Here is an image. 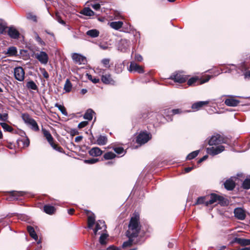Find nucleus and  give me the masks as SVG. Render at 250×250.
Returning a JSON list of instances; mask_svg holds the SVG:
<instances>
[{
  "instance_id": "obj_1",
  "label": "nucleus",
  "mask_w": 250,
  "mask_h": 250,
  "mask_svg": "<svg viewBox=\"0 0 250 250\" xmlns=\"http://www.w3.org/2000/svg\"><path fill=\"white\" fill-rule=\"evenodd\" d=\"M141 225L140 222V215L138 213L135 212L131 217L129 224L128 229L126 232V236L128 240L123 243V248L130 247L133 244H136L137 241H135L134 238L138 236L141 229Z\"/></svg>"
},
{
  "instance_id": "obj_2",
  "label": "nucleus",
  "mask_w": 250,
  "mask_h": 250,
  "mask_svg": "<svg viewBox=\"0 0 250 250\" xmlns=\"http://www.w3.org/2000/svg\"><path fill=\"white\" fill-rule=\"evenodd\" d=\"M228 138L223 137L219 134L212 136L208 141L209 146H219L221 144H229Z\"/></svg>"
},
{
  "instance_id": "obj_3",
  "label": "nucleus",
  "mask_w": 250,
  "mask_h": 250,
  "mask_svg": "<svg viewBox=\"0 0 250 250\" xmlns=\"http://www.w3.org/2000/svg\"><path fill=\"white\" fill-rule=\"evenodd\" d=\"M188 75H185L183 71H178L173 73L169 79L173 80L175 83H183L188 80Z\"/></svg>"
},
{
  "instance_id": "obj_4",
  "label": "nucleus",
  "mask_w": 250,
  "mask_h": 250,
  "mask_svg": "<svg viewBox=\"0 0 250 250\" xmlns=\"http://www.w3.org/2000/svg\"><path fill=\"white\" fill-rule=\"evenodd\" d=\"M21 117L24 122L31 126V129L35 131L39 130V127L36 121L33 118H31L28 113H23L21 115Z\"/></svg>"
},
{
  "instance_id": "obj_5",
  "label": "nucleus",
  "mask_w": 250,
  "mask_h": 250,
  "mask_svg": "<svg viewBox=\"0 0 250 250\" xmlns=\"http://www.w3.org/2000/svg\"><path fill=\"white\" fill-rule=\"evenodd\" d=\"M210 76H207L205 79H200L198 77H193L188 81L187 84L189 86L200 85L208 82L210 79Z\"/></svg>"
},
{
  "instance_id": "obj_6",
  "label": "nucleus",
  "mask_w": 250,
  "mask_h": 250,
  "mask_svg": "<svg viewBox=\"0 0 250 250\" xmlns=\"http://www.w3.org/2000/svg\"><path fill=\"white\" fill-rule=\"evenodd\" d=\"M151 138V135L150 133L147 132L142 131L136 137V142L140 144L143 145L147 143Z\"/></svg>"
},
{
  "instance_id": "obj_7",
  "label": "nucleus",
  "mask_w": 250,
  "mask_h": 250,
  "mask_svg": "<svg viewBox=\"0 0 250 250\" xmlns=\"http://www.w3.org/2000/svg\"><path fill=\"white\" fill-rule=\"evenodd\" d=\"M225 149V148L224 146L219 145L216 147H208L206 149V151L208 154L211 156H215L224 151Z\"/></svg>"
},
{
  "instance_id": "obj_8",
  "label": "nucleus",
  "mask_w": 250,
  "mask_h": 250,
  "mask_svg": "<svg viewBox=\"0 0 250 250\" xmlns=\"http://www.w3.org/2000/svg\"><path fill=\"white\" fill-rule=\"evenodd\" d=\"M14 76L16 80L22 82L24 80L25 72L21 66L16 67L14 69Z\"/></svg>"
},
{
  "instance_id": "obj_9",
  "label": "nucleus",
  "mask_w": 250,
  "mask_h": 250,
  "mask_svg": "<svg viewBox=\"0 0 250 250\" xmlns=\"http://www.w3.org/2000/svg\"><path fill=\"white\" fill-rule=\"evenodd\" d=\"M6 34L13 39H18L20 38V33L19 31L14 26H9L6 31Z\"/></svg>"
},
{
  "instance_id": "obj_10",
  "label": "nucleus",
  "mask_w": 250,
  "mask_h": 250,
  "mask_svg": "<svg viewBox=\"0 0 250 250\" xmlns=\"http://www.w3.org/2000/svg\"><path fill=\"white\" fill-rule=\"evenodd\" d=\"M234 216L240 220H244L246 217V211L241 208H235L234 210Z\"/></svg>"
},
{
  "instance_id": "obj_11",
  "label": "nucleus",
  "mask_w": 250,
  "mask_h": 250,
  "mask_svg": "<svg viewBox=\"0 0 250 250\" xmlns=\"http://www.w3.org/2000/svg\"><path fill=\"white\" fill-rule=\"evenodd\" d=\"M36 58L42 64H46L48 61V55L44 51L36 54Z\"/></svg>"
},
{
  "instance_id": "obj_12",
  "label": "nucleus",
  "mask_w": 250,
  "mask_h": 250,
  "mask_svg": "<svg viewBox=\"0 0 250 250\" xmlns=\"http://www.w3.org/2000/svg\"><path fill=\"white\" fill-rule=\"evenodd\" d=\"M231 244L237 243L242 246L250 245V239L235 237L230 242Z\"/></svg>"
},
{
  "instance_id": "obj_13",
  "label": "nucleus",
  "mask_w": 250,
  "mask_h": 250,
  "mask_svg": "<svg viewBox=\"0 0 250 250\" xmlns=\"http://www.w3.org/2000/svg\"><path fill=\"white\" fill-rule=\"evenodd\" d=\"M128 70L130 72H137L140 74L144 72L143 67L134 62H131Z\"/></svg>"
},
{
  "instance_id": "obj_14",
  "label": "nucleus",
  "mask_w": 250,
  "mask_h": 250,
  "mask_svg": "<svg viewBox=\"0 0 250 250\" xmlns=\"http://www.w3.org/2000/svg\"><path fill=\"white\" fill-rule=\"evenodd\" d=\"M73 60L77 63L84 64L86 62V58L79 54L74 53L72 56Z\"/></svg>"
},
{
  "instance_id": "obj_15",
  "label": "nucleus",
  "mask_w": 250,
  "mask_h": 250,
  "mask_svg": "<svg viewBox=\"0 0 250 250\" xmlns=\"http://www.w3.org/2000/svg\"><path fill=\"white\" fill-rule=\"evenodd\" d=\"M209 103V101H199L195 102L191 105V108L193 111H197L200 110L203 106L208 105Z\"/></svg>"
},
{
  "instance_id": "obj_16",
  "label": "nucleus",
  "mask_w": 250,
  "mask_h": 250,
  "mask_svg": "<svg viewBox=\"0 0 250 250\" xmlns=\"http://www.w3.org/2000/svg\"><path fill=\"white\" fill-rule=\"evenodd\" d=\"M101 80L104 83L106 84H114L115 83V81L112 78L110 74L103 75Z\"/></svg>"
},
{
  "instance_id": "obj_17",
  "label": "nucleus",
  "mask_w": 250,
  "mask_h": 250,
  "mask_svg": "<svg viewBox=\"0 0 250 250\" xmlns=\"http://www.w3.org/2000/svg\"><path fill=\"white\" fill-rule=\"evenodd\" d=\"M225 188L228 190H232L235 187V182L231 179L227 180L224 183Z\"/></svg>"
},
{
  "instance_id": "obj_18",
  "label": "nucleus",
  "mask_w": 250,
  "mask_h": 250,
  "mask_svg": "<svg viewBox=\"0 0 250 250\" xmlns=\"http://www.w3.org/2000/svg\"><path fill=\"white\" fill-rule=\"evenodd\" d=\"M103 152V151L98 147H94L88 151L89 154L93 157L100 156Z\"/></svg>"
},
{
  "instance_id": "obj_19",
  "label": "nucleus",
  "mask_w": 250,
  "mask_h": 250,
  "mask_svg": "<svg viewBox=\"0 0 250 250\" xmlns=\"http://www.w3.org/2000/svg\"><path fill=\"white\" fill-rule=\"evenodd\" d=\"M240 101L235 99L233 98H230L226 99L225 104L229 106H236L240 104Z\"/></svg>"
},
{
  "instance_id": "obj_20",
  "label": "nucleus",
  "mask_w": 250,
  "mask_h": 250,
  "mask_svg": "<svg viewBox=\"0 0 250 250\" xmlns=\"http://www.w3.org/2000/svg\"><path fill=\"white\" fill-rule=\"evenodd\" d=\"M249 67L247 65L246 62H244L241 63L240 65V69L242 71H245L244 73V78L245 79H250V70H247Z\"/></svg>"
},
{
  "instance_id": "obj_21",
  "label": "nucleus",
  "mask_w": 250,
  "mask_h": 250,
  "mask_svg": "<svg viewBox=\"0 0 250 250\" xmlns=\"http://www.w3.org/2000/svg\"><path fill=\"white\" fill-rule=\"evenodd\" d=\"M8 27L6 21L2 19H0V34L6 35V31Z\"/></svg>"
},
{
  "instance_id": "obj_22",
  "label": "nucleus",
  "mask_w": 250,
  "mask_h": 250,
  "mask_svg": "<svg viewBox=\"0 0 250 250\" xmlns=\"http://www.w3.org/2000/svg\"><path fill=\"white\" fill-rule=\"evenodd\" d=\"M55 208L50 205H45L43 207V211L46 214L52 215L55 213L56 212Z\"/></svg>"
},
{
  "instance_id": "obj_23",
  "label": "nucleus",
  "mask_w": 250,
  "mask_h": 250,
  "mask_svg": "<svg viewBox=\"0 0 250 250\" xmlns=\"http://www.w3.org/2000/svg\"><path fill=\"white\" fill-rule=\"evenodd\" d=\"M209 196L210 199L206 202V206H208L209 205H211L214 203L217 202V199L218 197H219V195L212 193L209 195Z\"/></svg>"
},
{
  "instance_id": "obj_24",
  "label": "nucleus",
  "mask_w": 250,
  "mask_h": 250,
  "mask_svg": "<svg viewBox=\"0 0 250 250\" xmlns=\"http://www.w3.org/2000/svg\"><path fill=\"white\" fill-rule=\"evenodd\" d=\"M42 130L43 134V136L46 138L49 144L54 141L53 137L49 131L44 128H42Z\"/></svg>"
},
{
  "instance_id": "obj_25",
  "label": "nucleus",
  "mask_w": 250,
  "mask_h": 250,
  "mask_svg": "<svg viewBox=\"0 0 250 250\" xmlns=\"http://www.w3.org/2000/svg\"><path fill=\"white\" fill-rule=\"evenodd\" d=\"M108 235L106 233H102L99 238V245L105 247L107 243V237Z\"/></svg>"
},
{
  "instance_id": "obj_26",
  "label": "nucleus",
  "mask_w": 250,
  "mask_h": 250,
  "mask_svg": "<svg viewBox=\"0 0 250 250\" xmlns=\"http://www.w3.org/2000/svg\"><path fill=\"white\" fill-rule=\"evenodd\" d=\"M27 230L30 236L34 240H37L38 239V236L37 235L35 230L34 229V228L31 226H28L27 227Z\"/></svg>"
},
{
  "instance_id": "obj_27",
  "label": "nucleus",
  "mask_w": 250,
  "mask_h": 250,
  "mask_svg": "<svg viewBox=\"0 0 250 250\" xmlns=\"http://www.w3.org/2000/svg\"><path fill=\"white\" fill-rule=\"evenodd\" d=\"M107 142V138L105 136L100 135L94 144H97L99 146H103L105 145Z\"/></svg>"
},
{
  "instance_id": "obj_28",
  "label": "nucleus",
  "mask_w": 250,
  "mask_h": 250,
  "mask_svg": "<svg viewBox=\"0 0 250 250\" xmlns=\"http://www.w3.org/2000/svg\"><path fill=\"white\" fill-rule=\"evenodd\" d=\"M95 223V216L94 213L88 217L87 218V227L89 229H92Z\"/></svg>"
},
{
  "instance_id": "obj_29",
  "label": "nucleus",
  "mask_w": 250,
  "mask_h": 250,
  "mask_svg": "<svg viewBox=\"0 0 250 250\" xmlns=\"http://www.w3.org/2000/svg\"><path fill=\"white\" fill-rule=\"evenodd\" d=\"M17 49L15 46H10L7 49V52L6 53L8 56H17Z\"/></svg>"
},
{
  "instance_id": "obj_30",
  "label": "nucleus",
  "mask_w": 250,
  "mask_h": 250,
  "mask_svg": "<svg viewBox=\"0 0 250 250\" xmlns=\"http://www.w3.org/2000/svg\"><path fill=\"white\" fill-rule=\"evenodd\" d=\"M217 203L221 206H227L229 205V201L223 196L219 195L218 197Z\"/></svg>"
},
{
  "instance_id": "obj_31",
  "label": "nucleus",
  "mask_w": 250,
  "mask_h": 250,
  "mask_svg": "<svg viewBox=\"0 0 250 250\" xmlns=\"http://www.w3.org/2000/svg\"><path fill=\"white\" fill-rule=\"evenodd\" d=\"M123 25V22L122 21H112L110 23V26L111 28L115 29H120Z\"/></svg>"
},
{
  "instance_id": "obj_32",
  "label": "nucleus",
  "mask_w": 250,
  "mask_h": 250,
  "mask_svg": "<svg viewBox=\"0 0 250 250\" xmlns=\"http://www.w3.org/2000/svg\"><path fill=\"white\" fill-rule=\"evenodd\" d=\"M100 32L97 29H91L86 32V35L91 38H96L99 36Z\"/></svg>"
},
{
  "instance_id": "obj_33",
  "label": "nucleus",
  "mask_w": 250,
  "mask_h": 250,
  "mask_svg": "<svg viewBox=\"0 0 250 250\" xmlns=\"http://www.w3.org/2000/svg\"><path fill=\"white\" fill-rule=\"evenodd\" d=\"M81 13L87 16H91L95 14V13L89 7L84 8Z\"/></svg>"
},
{
  "instance_id": "obj_34",
  "label": "nucleus",
  "mask_w": 250,
  "mask_h": 250,
  "mask_svg": "<svg viewBox=\"0 0 250 250\" xmlns=\"http://www.w3.org/2000/svg\"><path fill=\"white\" fill-rule=\"evenodd\" d=\"M113 149L117 154L122 155V156L126 153V151L122 146H114Z\"/></svg>"
},
{
  "instance_id": "obj_35",
  "label": "nucleus",
  "mask_w": 250,
  "mask_h": 250,
  "mask_svg": "<svg viewBox=\"0 0 250 250\" xmlns=\"http://www.w3.org/2000/svg\"><path fill=\"white\" fill-rule=\"evenodd\" d=\"M93 113H95V112L92 109H88L86 110V112L84 114L83 118L85 119L90 121L92 119Z\"/></svg>"
},
{
  "instance_id": "obj_36",
  "label": "nucleus",
  "mask_w": 250,
  "mask_h": 250,
  "mask_svg": "<svg viewBox=\"0 0 250 250\" xmlns=\"http://www.w3.org/2000/svg\"><path fill=\"white\" fill-rule=\"evenodd\" d=\"M0 125L5 131L12 132L14 130V128L11 126L5 123H0Z\"/></svg>"
},
{
  "instance_id": "obj_37",
  "label": "nucleus",
  "mask_w": 250,
  "mask_h": 250,
  "mask_svg": "<svg viewBox=\"0 0 250 250\" xmlns=\"http://www.w3.org/2000/svg\"><path fill=\"white\" fill-rule=\"evenodd\" d=\"M72 85L70 81V80L67 79L64 85V90L66 92H69L71 91L72 89Z\"/></svg>"
},
{
  "instance_id": "obj_38",
  "label": "nucleus",
  "mask_w": 250,
  "mask_h": 250,
  "mask_svg": "<svg viewBox=\"0 0 250 250\" xmlns=\"http://www.w3.org/2000/svg\"><path fill=\"white\" fill-rule=\"evenodd\" d=\"M50 145L55 150L61 153H64V151L62 147L60 146L58 144H55L54 141L51 143Z\"/></svg>"
},
{
  "instance_id": "obj_39",
  "label": "nucleus",
  "mask_w": 250,
  "mask_h": 250,
  "mask_svg": "<svg viewBox=\"0 0 250 250\" xmlns=\"http://www.w3.org/2000/svg\"><path fill=\"white\" fill-rule=\"evenodd\" d=\"M116 157V155L112 152H107L104 154L103 157L105 160H111L115 158Z\"/></svg>"
},
{
  "instance_id": "obj_40",
  "label": "nucleus",
  "mask_w": 250,
  "mask_h": 250,
  "mask_svg": "<svg viewBox=\"0 0 250 250\" xmlns=\"http://www.w3.org/2000/svg\"><path fill=\"white\" fill-rule=\"evenodd\" d=\"M200 152L199 150H195L190 153L186 157V160H191L198 156Z\"/></svg>"
},
{
  "instance_id": "obj_41",
  "label": "nucleus",
  "mask_w": 250,
  "mask_h": 250,
  "mask_svg": "<svg viewBox=\"0 0 250 250\" xmlns=\"http://www.w3.org/2000/svg\"><path fill=\"white\" fill-rule=\"evenodd\" d=\"M26 86L28 88L37 90H38V86L35 82L33 81H29L27 83Z\"/></svg>"
},
{
  "instance_id": "obj_42",
  "label": "nucleus",
  "mask_w": 250,
  "mask_h": 250,
  "mask_svg": "<svg viewBox=\"0 0 250 250\" xmlns=\"http://www.w3.org/2000/svg\"><path fill=\"white\" fill-rule=\"evenodd\" d=\"M207 196H201L198 197L194 205H198L205 204L206 205V201Z\"/></svg>"
},
{
  "instance_id": "obj_43",
  "label": "nucleus",
  "mask_w": 250,
  "mask_h": 250,
  "mask_svg": "<svg viewBox=\"0 0 250 250\" xmlns=\"http://www.w3.org/2000/svg\"><path fill=\"white\" fill-rule=\"evenodd\" d=\"M242 187L245 189H250V179H246L242 183Z\"/></svg>"
},
{
  "instance_id": "obj_44",
  "label": "nucleus",
  "mask_w": 250,
  "mask_h": 250,
  "mask_svg": "<svg viewBox=\"0 0 250 250\" xmlns=\"http://www.w3.org/2000/svg\"><path fill=\"white\" fill-rule=\"evenodd\" d=\"M55 106L58 108V109L61 111V112L63 115L65 116L67 115V112L64 106L59 104H55Z\"/></svg>"
},
{
  "instance_id": "obj_45",
  "label": "nucleus",
  "mask_w": 250,
  "mask_h": 250,
  "mask_svg": "<svg viewBox=\"0 0 250 250\" xmlns=\"http://www.w3.org/2000/svg\"><path fill=\"white\" fill-rule=\"evenodd\" d=\"M20 141H21V142H22L23 146H24V147H28L29 146L30 140L28 139V138L27 137H26L25 138H23L22 140H18V143H19V142Z\"/></svg>"
},
{
  "instance_id": "obj_46",
  "label": "nucleus",
  "mask_w": 250,
  "mask_h": 250,
  "mask_svg": "<svg viewBox=\"0 0 250 250\" xmlns=\"http://www.w3.org/2000/svg\"><path fill=\"white\" fill-rule=\"evenodd\" d=\"M99 161L98 158H90L84 160V163L87 164H93Z\"/></svg>"
},
{
  "instance_id": "obj_47",
  "label": "nucleus",
  "mask_w": 250,
  "mask_h": 250,
  "mask_svg": "<svg viewBox=\"0 0 250 250\" xmlns=\"http://www.w3.org/2000/svg\"><path fill=\"white\" fill-rule=\"evenodd\" d=\"M26 18L29 20H31L34 22L37 21V16L33 15L32 13H28L26 15Z\"/></svg>"
},
{
  "instance_id": "obj_48",
  "label": "nucleus",
  "mask_w": 250,
  "mask_h": 250,
  "mask_svg": "<svg viewBox=\"0 0 250 250\" xmlns=\"http://www.w3.org/2000/svg\"><path fill=\"white\" fill-rule=\"evenodd\" d=\"M55 19L62 24L65 25V22L62 19V18L58 12L56 13Z\"/></svg>"
},
{
  "instance_id": "obj_49",
  "label": "nucleus",
  "mask_w": 250,
  "mask_h": 250,
  "mask_svg": "<svg viewBox=\"0 0 250 250\" xmlns=\"http://www.w3.org/2000/svg\"><path fill=\"white\" fill-rule=\"evenodd\" d=\"M87 76L88 80H90L94 83H97L100 82L99 79L95 77L93 78V76L90 74H87Z\"/></svg>"
},
{
  "instance_id": "obj_50",
  "label": "nucleus",
  "mask_w": 250,
  "mask_h": 250,
  "mask_svg": "<svg viewBox=\"0 0 250 250\" xmlns=\"http://www.w3.org/2000/svg\"><path fill=\"white\" fill-rule=\"evenodd\" d=\"M110 59H104L102 60V63L104 65V67L106 68H109L110 67L109 65Z\"/></svg>"
},
{
  "instance_id": "obj_51",
  "label": "nucleus",
  "mask_w": 250,
  "mask_h": 250,
  "mask_svg": "<svg viewBox=\"0 0 250 250\" xmlns=\"http://www.w3.org/2000/svg\"><path fill=\"white\" fill-rule=\"evenodd\" d=\"M100 48L103 50H106L109 49L110 47L108 46V44L107 42L104 43H100L99 44Z\"/></svg>"
},
{
  "instance_id": "obj_52",
  "label": "nucleus",
  "mask_w": 250,
  "mask_h": 250,
  "mask_svg": "<svg viewBox=\"0 0 250 250\" xmlns=\"http://www.w3.org/2000/svg\"><path fill=\"white\" fill-rule=\"evenodd\" d=\"M8 118V115L7 113H3V114H0V120L2 121H7Z\"/></svg>"
},
{
  "instance_id": "obj_53",
  "label": "nucleus",
  "mask_w": 250,
  "mask_h": 250,
  "mask_svg": "<svg viewBox=\"0 0 250 250\" xmlns=\"http://www.w3.org/2000/svg\"><path fill=\"white\" fill-rule=\"evenodd\" d=\"M122 66H123V65L121 63L115 64V70L116 73H119L122 72Z\"/></svg>"
},
{
  "instance_id": "obj_54",
  "label": "nucleus",
  "mask_w": 250,
  "mask_h": 250,
  "mask_svg": "<svg viewBox=\"0 0 250 250\" xmlns=\"http://www.w3.org/2000/svg\"><path fill=\"white\" fill-rule=\"evenodd\" d=\"M10 194L14 197L16 196H21L23 194L21 191H12L10 192Z\"/></svg>"
},
{
  "instance_id": "obj_55",
  "label": "nucleus",
  "mask_w": 250,
  "mask_h": 250,
  "mask_svg": "<svg viewBox=\"0 0 250 250\" xmlns=\"http://www.w3.org/2000/svg\"><path fill=\"white\" fill-rule=\"evenodd\" d=\"M36 41L39 43V44L44 46L45 45L44 42H43L42 39L38 35H37L35 38Z\"/></svg>"
},
{
  "instance_id": "obj_56",
  "label": "nucleus",
  "mask_w": 250,
  "mask_h": 250,
  "mask_svg": "<svg viewBox=\"0 0 250 250\" xmlns=\"http://www.w3.org/2000/svg\"><path fill=\"white\" fill-rule=\"evenodd\" d=\"M170 112H171V115L173 116L177 114L182 113L183 112L180 109H171Z\"/></svg>"
},
{
  "instance_id": "obj_57",
  "label": "nucleus",
  "mask_w": 250,
  "mask_h": 250,
  "mask_svg": "<svg viewBox=\"0 0 250 250\" xmlns=\"http://www.w3.org/2000/svg\"><path fill=\"white\" fill-rule=\"evenodd\" d=\"M88 123L87 121H83L79 123L78 125V128L81 129L84 127L88 125Z\"/></svg>"
},
{
  "instance_id": "obj_58",
  "label": "nucleus",
  "mask_w": 250,
  "mask_h": 250,
  "mask_svg": "<svg viewBox=\"0 0 250 250\" xmlns=\"http://www.w3.org/2000/svg\"><path fill=\"white\" fill-rule=\"evenodd\" d=\"M100 224H103L104 225V226H105V224H104V221H101V220H99L98 222H97L96 224V227H95V228L96 229H102V227H101L100 226Z\"/></svg>"
},
{
  "instance_id": "obj_59",
  "label": "nucleus",
  "mask_w": 250,
  "mask_h": 250,
  "mask_svg": "<svg viewBox=\"0 0 250 250\" xmlns=\"http://www.w3.org/2000/svg\"><path fill=\"white\" fill-rule=\"evenodd\" d=\"M134 59L136 61L140 62L143 60V57L141 55L139 54H136L135 55Z\"/></svg>"
},
{
  "instance_id": "obj_60",
  "label": "nucleus",
  "mask_w": 250,
  "mask_h": 250,
  "mask_svg": "<svg viewBox=\"0 0 250 250\" xmlns=\"http://www.w3.org/2000/svg\"><path fill=\"white\" fill-rule=\"evenodd\" d=\"M208 158V155H206L205 156H204L202 158H200L198 161H197V163L198 164H201V163H202L203 161H205L206 160H207Z\"/></svg>"
},
{
  "instance_id": "obj_61",
  "label": "nucleus",
  "mask_w": 250,
  "mask_h": 250,
  "mask_svg": "<svg viewBox=\"0 0 250 250\" xmlns=\"http://www.w3.org/2000/svg\"><path fill=\"white\" fill-rule=\"evenodd\" d=\"M92 7L95 10H98L101 7V5L99 3L94 4L91 5Z\"/></svg>"
},
{
  "instance_id": "obj_62",
  "label": "nucleus",
  "mask_w": 250,
  "mask_h": 250,
  "mask_svg": "<svg viewBox=\"0 0 250 250\" xmlns=\"http://www.w3.org/2000/svg\"><path fill=\"white\" fill-rule=\"evenodd\" d=\"M42 75L43 77L46 79H47L49 77L48 72L45 70V69H43V71L42 72Z\"/></svg>"
},
{
  "instance_id": "obj_63",
  "label": "nucleus",
  "mask_w": 250,
  "mask_h": 250,
  "mask_svg": "<svg viewBox=\"0 0 250 250\" xmlns=\"http://www.w3.org/2000/svg\"><path fill=\"white\" fill-rule=\"evenodd\" d=\"M103 247L97 244L96 246V250H106L104 248H103Z\"/></svg>"
},
{
  "instance_id": "obj_64",
  "label": "nucleus",
  "mask_w": 250,
  "mask_h": 250,
  "mask_svg": "<svg viewBox=\"0 0 250 250\" xmlns=\"http://www.w3.org/2000/svg\"><path fill=\"white\" fill-rule=\"evenodd\" d=\"M107 250H120L118 248L114 246H110L108 248H107Z\"/></svg>"
}]
</instances>
